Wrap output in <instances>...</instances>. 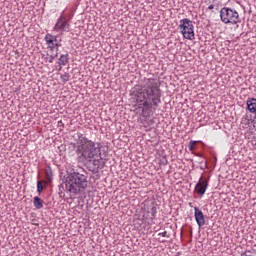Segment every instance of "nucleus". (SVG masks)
I'll return each mask as SVG.
<instances>
[{
    "label": "nucleus",
    "instance_id": "1",
    "mask_svg": "<svg viewBox=\"0 0 256 256\" xmlns=\"http://www.w3.org/2000/svg\"><path fill=\"white\" fill-rule=\"evenodd\" d=\"M75 153L80 163H88L96 171L105 167L100 144L85 136L79 137L75 146Z\"/></svg>",
    "mask_w": 256,
    "mask_h": 256
},
{
    "label": "nucleus",
    "instance_id": "2",
    "mask_svg": "<svg viewBox=\"0 0 256 256\" xmlns=\"http://www.w3.org/2000/svg\"><path fill=\"white\" fill-rule=\"evenodd\" d=\"M136 102L144 109H153L161 103V88L154 78H145L143 85L136 94Z\"/></svg>",
    "mask_w": 256,
    "mask_h": 256
},
{
    "label": "nucleus",
    "instance_id": "3",
    "mask_svg": "<svg viewBox=\"0 0 256 256\" xmlns=\"http://www.w3.org/2000/svg\"><path fill=\"white\" fill-rule=\"evenodd\" d=\"M66 189L73 195L81 193V189H87V175L79 172H71L66 178Z\"/></svg>",
    "mask_w": 256,
    "mask_h": 256
},
{
    "label": "nucleus",
    "instance_id": "4",
    "mask_svg": "<svg viewBox=\"0 0 256 256\" xmlns=\"http://www.w3.org/2000/svg\"><path fill=\"white\" fill-rule=\"evenodd\" d=\"M66 189L73 195L81 193V189H87V175L79 172H71L66 178Z\"/></svg>",
    "mask_w": 256,
    "mask_h": 256
},
{
    "label": "nucleus",
    "instance_id": "5",
    "mask_svg": "<svg viewBox=\"0 0 256 256\" xmlns=\"http://www.w3.org/2000/svg\"><path fill=\"white\" fill-rule=\"evenodd\" d=\"M179 29L184 39H188V41L195 39V26L193 25V21L188 18L181 19Z\"/></svg>",
    "mask_w": 256,
    "mask_h": 256
},
{
    "label": "nucleus",
    "instance_id": "6",
    "mask_svg": "<svg viewBox=\"0 0 256 256\" xmlns=\"http://www.w3.org/2000/svg\"><path fill=\"white\" fill-rule=\"evenodd\" d=\"M220 18L225 25H237L239 23V12L231 8L224 7L220 10Z\"/></svg>",
    "mask_w": 256,
    "mask_h": 256
},
{
    "label": "nucleus",
    "instance_id": "7",
    "mask_svg": "<svg viewBox=\"0 0 256 256\" xmlns=\"http://www.w3.org/2000/svg\"><path fill=\"white\" fill-rule=\"evenodd\" d=\"M54 31H60L61 35H63V33L69 32V22L65 17V11H63L60 17L58 18L54 26Z\"/></svg>",
    "mask_w": 256,
    "mask_h": 256
},
{
    "label": "nucleus",
    "instance_id": "8",
    "mask_svg": "<svg viewBox=\"0 0 256 256\" xmlns=\"http://www.w3.org/2000/svg\"><path fill=\"white\" fill-rule=\"evenodd\" d=\"M44 41H46V45H48V49L50 51H54L56 48V53H59V47H61V43L57 40V36H53L52 34L47 33L45 35Z\"/></svg>",
    "mask_w": 256,
    "mask_h": 256
},
{
    "label": "nucleus",
    "instance_id": "9",
    "mask_svg": "<svg viewBox=\"0 0 256 256\" xmlns=\"http://www.w3.org/2000/svg\"><path fill=\"white\" fill-rule=\"evenodd\" d=\"M207 187H209V181H207V178L202 176L196 184L194 191L199 195V197H203L207 191Z\"/></svg>",
    "mask_w": 256,
    "mask_h": 256
},
{
    "label": "nucleus",
    "instance_id": "10",
    "mask_svg": "<svg viewBox=\"0 0 256 256\" xmlns=\"http://www.w3.org/2000/svg\"><path fill=\"white\" fill-rule=\"evenodd\" d=\"M155 217H157V206H155V204L144 208L143 219H145L146 221H153Z\"/></svg>",
    "mask_w": 256,
    "mask_h": 256
},
{
    "label": "nucleus",
    "instance_id": "11",
    "mask_svg": "<svg viewBox=\"0 0 256 256\" xmlns=\"http://www.w3.org/2000/svg\"><path fill=\"white\" fill-rule=\"evenodd\" d=\"M194 217L198 227H203V225H205V215L197 206L194 207Z\"/></svg>",
    "mask_w": 256,
    "mask_h": 256
},
{
    "label": "nucleus",
    "instance_id": "12",
    "mask_svg": "<svg viewBox=\"0 0 256 256\" xmlns=\"http://www.w3.org/2000/svg\"><path fill=\"white\" fill-rule=\"evenodd\" d=\"M247 109L249 113L256 115V98H248L246 101Z\"/></svg>",
    "mask_w": 256,
    "mask_h": 256
},
{
    "label": "nucleus",
    "instance_id": "13",
    "mask_svg": "<svg viewBox=\"0 0 256 256\" xmlns=\"http://www.w3.org/2000/svg\"><path fill=\"white\" fill-rule=\"evenodd\" d=\"M57 57H59V52H56L54 55H49V53H47L46 56L45 54L42 55V59H44L45 63H53Z\"/></svg>",
    "mask_w": 256,
    "mask_h": 256
},
{
    "label": "nucleus",
    "instance_id": "14",
    "mask_svg": "<svg viewBox=\"0 0 256 256\" xmlns=\"http://www.w3.org/2000/svg\"><path fill=\"white\" fill-rule=\"evenodd\" d=\"M67 63H69V54H62L58 59L59 70L61 71V67H64Z\"/></svg>",
    "mask_w": 256,
    "mask_h": 256
},
{
    "label": "nucleus",
    "instance_id": "15",
    "mask_svg": "<svg viewBox=\"0 0 256 256\" xmlns=\"http://www.w3.org/2000/svg\"><path fill=\"white\" fill-rule=\"evenodd\" d=\"M33 205L36 209H43V200L39 196L34 197Z\"/></svg>",
    "mask_w": 256,
    "mask_h": 256
},
{
    "label": "nucleus",
    "instance_id": "16",
    "mask_svg": "<svg viewBox=\"0 0 256 256\" xmlns=\"http://www.w3.org/2000/svg\"><path fill=\"white\" fill-rule=\"evenodd\" d=\"M189 151H195L197 149V141L191 140L189 142Z\"/></svg>",
    "mask_w": 256,
    "mask_h": 256
},
{
    "label": "nucleus",
    "instance_id": "17",
    "mask_svg": "<svg viewBox=\"0 0 256 256\" xmlns=\"http://www.w3.org/2000/svg\"><path fill=\"white\" fill-rule=\"evenodd\" d=\"M45 175L47 181H51V179H53V171H51V168L45 171Z\"/></svg>",
    "mask_w": 256,
    "mask_h": 256
},
{
    "label": "nucleus",
    "instance_id": "18",
    "mask_svg": "<svg viewBox=\"0 0 256 256\" xmlns=\"http://www.w3.org/2000/svg\"><path fill=\"white\" fill-rule=\"evenodd\" d=\"M71 76L69 75V73H64V74H62L61 75V77H60V79H61V81L63 82V83H67V81H69V78H70Z\"/></svg>",
    "mask_w": 256,
    "mask_h": 256
},
{
    "label": "nucleus",
    "instance_id": "19",
    "mask_svg": "<svg viewBox=\"0 0 256 256\" xmlns=\"http://www.w3.org/2000/svg\"><path fill=\"white\" fill-rule=\"evenodd\" d=\"M37 191L39 193V195H41V193H43V181H38L37 182Z\"/></svg>",
    "mask_w": 256,
    "mask_h": 256
},
{
    "label": "nucleus",
    "instance_id": "20",
    "mask_svg": "<svg viewBox=\"0 0 256 256\" xmlns=\"http://www.w3.org/2000/svg\"><path fill=\"white\" fill-rule=\"evenodd\" d=\"M158 235H160V237H167V238H169V235L167 234V231L160 232Z\"/></svg>",
    "mask_w": 256,
    "mask_h": 256
},
{
    "label": "nucleus",
    "instance_id": "21",
    "mask_svg": "<svg viewBox=\"0 0 256 256\" xmlns=\"http://www.w3.org/2000/svg\"><path fill=\"white\" fill-rule=\"evenodd\" d=\"M57 127H65V124H63V121L62 120H59L57 122Z\"/></svg>",
    "mask_w": 256,
    "mask_h": 256
},
{
    "label": "nucleus",
    "instance_id": "22",
    "mask_svg": "<svg viewBox=\"0 0 256 256\" xmlns=\"http://www.w3.org/2000/svg\"><path fill=\"white\" fill-rule=\"evenodd\" d=\"M208 9H209L210 11L213 10V9H215V5H213V4L209 5V6H208Z\"/></svg>",
    "mask_w": 256,
    "mask_h": 256
}]
</instances>
